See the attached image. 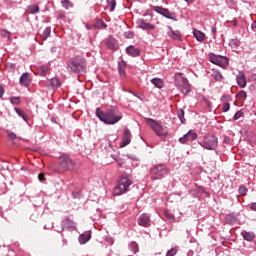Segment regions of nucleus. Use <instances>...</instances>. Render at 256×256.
I'll use <instances>...</instances> for the list:
<instances>
[{"instance_id": "1a4fd4ad", "label": "nucleus", "mask_w": 256, "mask_h": 256, "mask_svg": "<svg viewBox=\"0 0 256 256\" xmlns=\"http://www.w3.org/2000/svg\"><path fill=\"white\" fill-rule=\"evenodd\" d=\"M154 11H156V13H159V15H162L163 17H166V19H172V21H175V13L170 12L169 9L167 8H163L161 6H156L154 8Z\"/></svg>"}, {"instance_id": "a18cd8bd", "label": "nucleus", "mask_w": 256, "mask_h": 256, "mask_svg": "<svg viewBox=\"0 0 256 256\" xmlns=\"http://www.w3.org/2000/svg\"><path fill=\"white\" fill-rule=\"evenodd\" d=\"M47 73H49V67L47 66L42 67V75H47Z\"/></svg>"}, {"instance_id": "39448f33", "label": "nucleus", "mask_w": 256, "mask_h": 256, "mask_svg": "<svg viewBox=\"0 0 256 256\" xmlns=\"http://www.w3.org/2000/svg\"><path fill=\"white\" fill-rule=\"evenodd\" d=\"M175 85L183 93V95H188V93H191V85L189 84V81L187 78L183 77V74L177 73L175 75Z\"/></svg>"}, {"instance_id": "c756f323", "label": "nucleus", "mask_w": 256, "mask_h": 256, "mask_svg": "<svg viewBox=\"0 0 256 256\" xmlns=\"http://www.w3.org/2000/svg\"><path fill=\"white\" fill-rule=\"evenodd\" d=\"M125 67H126L125 62L119 63L118 71H119L120 77H125Z\"/></svg>"}, {"instance_id": "09e8293b", "label": "nucleus", "mask_w": 256, "mask_h": 256, "mask_svg": "<svg viewBox=\"0 0 256 256\" xmlns=\"http://www.w3.org/2000/svg\"><path fill=\"white\" fill-rule=\"evenodd\" d=\"M38 178H39V181H45V174L43 173L39 174Z\"/></svg>"}, {"instance_id": "2f4dec72", "label": "nucleus", "mask_w": 256, "mask_h": 256, "mask_svg": "<svg viewBox=\"0 0 256 256\" xmlns=\"http://www.w3.org/2000/svg\"><path fill=\"white\" fill-rule=\"evenodd\" d=\"M51 35V28H46L42 34L43 41H47Z\"/></svg>"}, {"instance_id": "423d86ee", "label": "nucleus", "mask_w": 256, "mask_h": 256, "mask_svg": "<svg viewBox=\"0 0 256 256\" xmlns=\"http://www.w3.org/2000/svg\"><path fill=\"white\" fill-rule=\"evenodd\" d=\"M147 125L151 127V129L158 135V137H165L167 135V127L159 124V122L151 119V118H146L145 119Z\"/></svg>"}, {"instance_id": "4468645a", "label": "nucleus", "mask_w": 256, "mask_h": 256, "mask_svg": "<svg viewBox=\"0 0 256 256\" xmlns=\"http://www.w3.org/2000/svg\"><path fill=\"white\" fill-rule=\"evenodd\" d=\"M131 143V131L129 129H126L124 131L122 142L120 143V147H127Z\"/></svg>"}, {"instance_id": "dca6fc26", "label": "nucleus", "mask_w": 256, "mask_h": 256, "mask_svg": "<svg viewBox=\"0 0 256 256\" xmlns=\"http://www.w3.org/2000/svg\"><path fill=\"white\" fill-rule=\"evenodd\" d=\"M151 223V220L149 219V216L147 214H142L138 218V224L141 227H149Z\"/></svg>"}, {"instance_id": "bb28decb", "label": "nucleus", "mask_w": 256, "mask_h": 256, "mask_svg": "<svg viewBox=\"0 0 256 256\" xmlns=\"http://www.w3.org/2000/svg\"><path fill=\"white\" fill-rule=\"evenodd\" d=\"M164 215L170 223H175V215L171 214V212H169L168 210H165Z\"/></svg>"}, {"instance_id": "79ce46f5", "label": "nucleus", "mask_w": 256, "mask_h": 256, "mask_svg": "<svg viewBox=\"0 0 256 256\" xmlns=\"http://www.w3.org/2000/svg\"><path fill=\"white\" fill-rule=\"evenodd\" d=\"M124 36L126 37V39H133V37H135V34H133L132 31H128L124 33Z\"/></svg>"}, {"instance_id": "4d7b16f0", "label": "nucleus", "mask_w": 256, "mask_h": 256, "mask_svg": "<svg viewBox=\"0 0 256 256\" xmlns=\"http://www.w3.org/2000/svg\"><path fill=\"white\" fill-rule=\"evenodd\" d=\"M234 25H237V21H234Z\"/></svg>"}, {"instance_id": "a19ab883", "label": "nucleus", "mask_w": 256, "mask_h": 256, "mask_svg": "<svg viewBox=\"0 0 256 256\" xmlns=\"http://www.w3.org/2000/svg\"><path fill=\"white\" fill-rule=\"evenodd\" d=\"M229 109H231V104L229 103H224L223 106H222V111L224 113H227V111H229Z\"/></svg>"}, {"instance_id": "72a5a7b5", "label": "nucleus", "mask_w": 256, "mask_h": 256, "mask_svg": "<svg viewBox=\"0 0 256 256\" xmlns=\"http://www.w3.org/2000/svg\"><path fill=\"white\" fill-rule=\"evenodd\" d=\"M61 4L64 7V9H71V7H73V3H71V1L69 0H63Z\"/></svg>"}, {"instance_id": "7c9ffc66", "label": "nucleus", "mask_w": 256, "mask_h": 256, "mask_svg": "<svg viewBox=\"0 0 256 256\" xmlns=\"http://www.w3.org/2000/svg\"><path fill=\"white\" fill-rule=\"evenodd\" d=\"M178 118L180 119L181 123H185V111L183 109L177 110Z\"/></svg>"}, {"instance_id": "ea45409f", "label": "nucleus", "mask_w": 256, "mask_h": 256, "mask_svg": "<svg viewBox=\"0 0 256 256\" xmlns=\"http://www.w3.org/2000/svg\"><path fill=\"white\" fill-rule=\"evenodd\" d=\"M177 255V248H171L167 253L166 256H175Z\"/></svg>"}, {"instance_id": "13d9d810", "label": "nucleus", "mask_w": 256, "mask_h": 256, "mask_svg": "<svg viewBox=\"0 0 256 256\" xmlns=\"http://www.w3.org/2000/svg\"><path fill=\"white\" fill-rule=\"evenodd\" d=\"M1 95H3V89H1Z\"/></svg>"}, {"instance_id": "58836bf2", "label": "nucleus", "mask_w": 256, "mask_h": 256, "mask_svg": "<svg viewBox=\"0 0 256 256\" xmlns=\"http://www.w3.org/2000/svg\"><path fill=\"white\" fill-rule=\"evenodd\" d=\"M239 193H240L242 196L247 195V187H245L244 185H241V186L239 187Z\"/></svg>"}, {"instance_id": "bf43d9fd", "label": "nucleus", "mask_w": 256, "mask_h": 256, "mask_svg": "<svg viewBox=\"0 0 256 256\" xmlns=\"http://www.w3.org/2000/svg\"><path fill=\"white\" fill-rule=\"evenodd\" d=\"M0 97H1V86H0Z\"/></svg>"}, {"instance_id": "aec40b11", "label": "nucleus", "mask_w": 256, "mask_h": 256, "mask_svg": "<svg viewBox=\"0 0 256 256\" xmlns=\"http://www.w3.org/2000/svg\"><path fill=\"white\" fill-rule=\"evenodd\" d=\"M48 87H52V89H57L61 87V81L59 78H52L48 81Z\"/></svg>"}, {"instance_id": "412c9836", "label": "nucleus", "mask_w": 256, "mask_h": 256, "mask_svg": "<svg viewBox=\"0 0 256 256\" xmlns=\"http://www.w3.org/2000/svg\"><path fill=\"white\" fill-rule=\"evenodd\" d=\"M193 35L200 43L205 41V34L197 29H194Z\"/></svg>"}, {"instance_id": "6e6552de", "label": "nucleus", "mask_w": 256, "mask_h": 256, "mask_svg": "<svg viewBox=\"0 0 256 256\" xmlns=\"http://www.w3.org/2000/svg\"><path fill=\"white\" fill-rule=\"evenodd\" d=\"M217 136L215 135H208L204 138V141L202 143V147H205V149L213 150L217 148L218 145Z\"/></svg>"}, {"instance_id": "3c124183", "label": "nucleus", "mask_w": 256, "mask_h": 256, "mask_svg": "<svg viewBox=\"0 0 256 256\" xmlns=\"http://www.w3.org/2000/svg\"><path fill=\"white\" fill-rule=\"evenodd\" d=\"M250 207L252 211H256V202L252 203Z\"/></svg>"}, {"instance_id": "f8f14e48", "label": "nucleus", "mask_w": 256, "mask_h": 256, "mask_svg": "<svg viewBox=\"0 0 256 256\" xmlns=\"http://www.w3.org/2000/svg\"><path fill=\"white\" fill-rule=\"evenodd\" d=\"M137 25L140 29H144V30H148V31H153V29H155V25L147 23L143 19H138Z\"/></svg>"}, {"instance_id": "5701e85b", "label": "nucleus", "mask_w": 256, "mask_h": 256, "mask_svg": "<svg viewBox=\"0 0 256 256\" xmlns=\"http://www.w3.org/2000/svg\"><path fill=\"white\" fill-rule=\"evenodd\" d=\"M27 11L31 15H35V13H39V5H37V4L30 5V6H28Z\"/></svg>"}, {"instance_id": "c85d7f7f", "label": "nucleus", "mask_w": 256, "mask_h": 256, "mask_svg": "<svg viewBox=\"0 0 256 256\" xmlns=\"http://www.w3.org/2000/svg\"><path fill=\"white\" fill-rule=\"evenodd\" d=\"M229 45L232 47V49H237V47L241 45V42L237 38H234L230 40Z\"/></svg>"}, {"instance_id": "37998d69", "label": "nucleus", "mask_w": 256, "mask_h": 256, "mask_svg": "<svg viewBox=\"0 0 256 256\" xmlns=\"http://www.w3.org/2000/svg\"><path fill=\"white\" fill-rule=\"evenodd\" d=\"M241 117H243V112L238 111L234 115V120L237 121V119H241Z\"/></svg>"}, {"instance_id": "20e7f679", "label": "nucleus", "mask_w": 256, "mask_h": 256, "mask_svg": "<svg viewBox=\"0 0 256 256\" xmlns=\"http://www.w3.org/2000/svg\"><path fill=\"white\" fill-rule=\"evenodd\" d=\"M131 185H133V181L130 180L127 174L122 175L118 181V185L114 188V195H123V193H127Z\"/></svg>"}, {"instance_id": "c9c22d12", "label": "nucleus", "mask_w": 256, "mask_h": 256, "mask_svg": "<svg viewBox=\"0 0 256 256\" xmlns=\"http://www.w3.org/2000/svg\"><path fill=\"white\" fill-rule=\"evenodd\" d=\"M236 99H247V92L240 91L236 94Z\"/></svg>"}, {"instance_id": "6e6d98bb", "label": "nucleus", "mask_w": 256, "mask_h": 256, "mask_svg": "<svg viewBox=\"0 0 256 256\" xmlns=\"http://www.w3.org/2000/svg\"><path fill=\"white\" fill-rule=\"evenodd\" d=\"M184 1L191 5V3H193L194 0H184Z\"/></svg>"}, {"instance_id": "0eeeda50", "label": "nucleus", "mask_w": 256, "mask_h": 256, "mask_svg": "<svg viewBox=\"0 0 256 256\" xmlns=\"http://www.w3.org/2000/svg\"><path fill=\"white\" fill-rule=\"evenodd\" d=\"M209 57L211 63L218 65V67L225 68L227 65H229V60L225 56L210 54Z\"/></svg>"}, {"instance_id": "f03ea898", "label": "nucleus", "mask_w": 256, "mask_h": 256, "mask_svg": "<svg viewBox=\"0 0 256 256\" xmlns=\"http://www.w3.org/2000/svg\"><path fill=\"white\" fill-rule=\"evenodd\" d=\"M67 69L72 73H85L87 62H85V58L77 57L68 63Z\"/></svg>"}, {"instance_id": "864d4df0", "label": "nucleus", "mask_w": 256, "mask_h": 256, "mask_svg": "<svg viewBox=\"0 0 256 256\" xmlns=\"http://www.w3.org/2000/svg\"><path fill=\"white\" fill-rule=\"evenodd\" d=\"M252 30L256 31V21L252 23Z\"/></svg>"}, {"instance_id": "f3484780", "label": "nucleus", "mask_w": 256, "mask_h": 256, "mask_svg": "<svg viewBox=\"0 0 256 256\" xmlns=\"http://www.w3.org/2000/svg\"><path fill=\"white\" fill-rule=\"evenodd\" d=\"M168 29L169 31L167 32V34L170 39H173V41H181V32H179L178 30L174 31L173 29H171V27H169Z\"/></svg>"}, {"instance_id": "8fccbe9b", "label": "nucleus", "mask_w": 256, "mask_h": 256, "mask_svg": "<svg viewBox=\"0 0 256 256\" xmlns=\"http://www.w3.org/2000/svg\"><path fill=\"white\" fill-rule=\"evenodd\" d=\"M211 32L213 33V35H217V28L212 27Z\"/></svg>"}, {"instance_id": "a878e982", "label": "nucleus", "mask_w": 256, "mask_h": 256, "mask_svg": "<svg viewBox=\"0 0 256 256\" xmlns=\"http://www.w3.org/2000/svg\"><path fill=\"white\" fill-rule=\"evenodd\" d=\"M15 111L17 115H19V117H22V119H24L26 123H29V117L25 114V112H23V110L15 108Z\"/></svg>"}, {"instance_id": "a211bd4d", "label": "nucleus", "mask_w": 256, "mask_h": 256, "mask_svg": "<svg viewBox=\"0 0 256 256\" xmlns=\"http://www.w3.org/2000/svg\"><path fill=\"white\" fill-rule=\"evenodd\" d=\"M106 45L108 49H112L113 51H117V49H119V44L115 38H108Z\"/></svg>"}, {"instance_id": "de8ad7c7", "label": "nucleus", "mask_w": 256, "mask_h": 256, "mask_svg": "<svg viewBox=\"0 0 256 256\" xmlns=\"http://www.w3.org/2000/svg\"><path fill=\"white\" fill-rule=\"evenodd\" d=\"M221 101H231V96H222Z\"/></svg>"}, {"instance_id": "49530a36", "label": "nucleus", "mask_w": 256, "mask_h": 256, "mask_svg": "<svg viewBox=\"0 0 256 256\" xmlns=\"http://www.w3.org/2000/svg\"><path fill=\"white\" fill-rule=\"evenodd\" d=\"M8 137L9 139H17V134H15L14 132H10L8 133Z\"/></svg>"}, {"instance_id": "9b49d317", "label": "nucleus", "mask_w": 256, "mask_h": 256, "mask_svg": "<svg viewBox=\"0 0 256 256\" xmlns=\"http://www.w3.org/2000/svg\"><path fill=\"white\" fill-rule=\"evenodd\" d=\"M196 139H197V133L190 130L184 136L179 138V142L182 144H185V143H188V141H195Z\"/></svg>"}, {"instance_id": "ddd939ff", "label": "nucleus", "mask_w": 256, "mask_h": 256, "mask_svg": "<svg viewBox=\"0 0 256 256\" xmlns=\"http://www.w3.org/2000/svg\"><path fill=\"white\" fill-rule=\"evenodd\" d=\"M236 81L241 89H245V87H247V78L245 77V73L239 72L236 77Z\"/></svg>"}, {"instance_id": "f704fd0d", "label": "nucleus", "mask_w": 256, "mask_h": 256, "mask_svg": "<svg viewBox=\"0 0 256 256\" xmlns=\"http://www.w3.org/2000/svg\"><path fill=\"white\" fill-rule=\"evenodd\" d=\"M212 77L216 81H221L223 79V75L220 74V72H217V71L212 74Z\"/></svg>"}, {"instance_id": "f257e3e1", "label": "nucleus", "mask_w": 256, "mask_h": 256, "mask_svg": "<svg viewBox=\"0 0 256 256\" xmlns=\"http://www.w3.org/2000/svg\"><path fill=\"white\" fill-rule=\"evenodd\" d=\"M96 117L106 125H115V123H119L120 119H123V114L116 107L110 106L106 112H103L101 108H97Z\"/></svg>"}, {"instance_id": "6ab92c4d", "label": "nucleus", "mask_w": 256, "mask_h": 256, "mask_svg": "<svg viewBox=\"0 0 256 256\" xmlns=\"http://www.w3.org/2000/svg\"><path fill=\"white\" fill-rule=\"evenodd\" d=\"M20 85L23 87H29V85H31V78L29 77V73H24L20 77Z\"/></svg>"}, {"instance_id": "393cba45", "label": "nucleus", "mask_w": 256, "mask_h": 256, "mask_svg": "<svg viewBox=\"0 0 256 256\" xmlns=\"http://www.w3.org/2000/svg\"><path fill=\"white\" fill-rule=\"evenodd\" d=\"M245 241H253L255 239V234L253 232H242Z\"/></svg>"}, {"instance_id": "5fc2aeb1", "label": "nucleus", "mask_w": 256, "mask_h": 256, "mask_svg": "<svg viewBox=\"0 0 256 256\" xmlns=\"http://www.w3.org/2000/svg\"><path fill=\"white\" fill-rule=\"evenodd\" d=\"M6 67H7V68L10 67V69H15V65H13V64H8V65H6Z\"/></svg>"}, {"instance_id": "b1692460", "label": "nucleus", "mask_w": 256, "mask_h": 256, "mask_svg": "<svg viewBox=\"0 0 256 256\" xmlns=\"http://www.w3.org/2000/svg\"><path fill=\"white\" fill-rule=\"evenodd\" d=\"M151 83H153V85H154L155 87H157L158 89H163L164 83H163V81H162L161 79H159V78H153V79L151 80Z\"/></svg>"}, {"instance_id": "e433bc0d", "label": "nucleus", "mask_w": 256, "mask_h": 256, "mask_svg": "<svg viewBox=\"0 0 256 256\" xmlns=\"http://www.w3.org/2000/svg\"><path fill=\"white\" fill-rule=\"evenodd\" d=\"M96 27L98 28V29H101V28H103L104 27V29L107 27V24L105 23V22H103V20H98L97 22H96Z\"/></svg>"}, {"instance_id": "2eb2a0df", "label": "nucleus", "mask_w": 256, "mask_h": 256, "mask_svg": "<svg viewBox=\"0 0 256 256\" xmlns=\"http://www.w3.org/2000/svg\"><path fill=\"white\" fill-rule=\"evenodd\" d=\"M127 55H130V57H139L141 55V50L139 48H135V46L130 45L126 48Z\"/></svg>"}, {"instance_id": "473e14b6", "label": "nucleus", "mask_w": 256, "mask_h": 256, "mask_svg": "<svg viewBox=\"0 0 256 256\" xmlns=\"http://www.w3.org/2000/svg\"><path fill=\"white\" fill-rule=\"evenodd\" d=\"M107 5L110 7V11H115V7H117V2L115 0H107Z\"/></svg>"}, {"instance_id": "4be33fe9", "label": "nucleus", "mask_w": 256, "mask_h": 256, "mask_svg": "<svg viewBox=\"0 0 256 256\" xmlns=\"http://www.w3.org/2000/svg\"><path fill=\"white\" fill-rule=\"evenodd\" d=\"M90 239H91V234L89 232H86V233L80 235L79 243L81 245H85V243H87V241H89Z\"/></svg>"}, {"instance_id": "9d476101", "label": "nucleus", "mask_w": 256, "mask_h": 256, "mask_svg": "<svg viewBox=\"0 0 256 256\" xmlns=\"http://www.w3.org/2000/svg\"><path fill=\"white\" fill-rule=\"evenodd\" d=\"M75 164L73 163V160L69 158V156H63L61 158L60 167L64 169L65 171H69V169H73Z\"/></svg>"}, {"instance_id": "4c0bfd02", "label": "nucleus", "mask_w": 256, "mask_h": 256, "mask_svg": "<svg viewBox=\"0 0 256 256\" xmlns=\"http://www.w3.org/2000/svg\"><path fill=\"white\" fill-rule=\"evenodd\" d=\"M130 249H131V251H133V253H137V251H139V246L137 245V243L132 242L130 244Z\"/></svg>"}, {"instance_id": "7ed1b4c3", "label": "nucleus", "mask_w": 256, "mask_h": 256, "mask_svg": "<svg viewBox=\"0 0 256 256\" xmlns=\"http://www.w3.org/2000/svg\"><path fill=\"white\" fill-rule=\"evenodd\" d=\"M150 179L152 181H157L159 179H163V177H167L169 174V169L164 164H157L150 168Z\"/></svg>"}, {"instance_id": "c03bdc74", "label": "nucleus", "mask_w": 256, "mask_h": 256, "mask_svg": "<svg viewBox=\"0 0 256 256\" xmlns=\"http://www.w3.org/2000/svg\"><path fill=\"white\" fill-rule=\"evenodd\" d=\"M10 101L13 105H19V97H12L10 98Z\"/></svg>"}, {"instance_id": "cd10ccee", "label": "nucleus", "mask_w": 256, "mask_h": 256, "mask_svg": "<svg viewBox=\"0 0 256 256\" xmlns=\"http://www.w3.org/2000/svg\"><path fill=\"white\" fill-rule=\"evenodd\" d=\"M1 37L2 39H4L7 43H9V41H11V34L6 31V30H2L1 31Z\"/></svg>"}, {"instance_id": "603ef678", "label": "nucleus", "mask_w": 256, "mask_h": 256, "mask_svg": "<svg viewBox=\"0 0 256 256\" xmlns=\"http://www.w3.org/2000/svg\"><path fill=\"white\" fill-rule=\"evenodd\" d=\"M58 19H65V14L63 13L58 14Z\"/></svg>"}]
</instances>
